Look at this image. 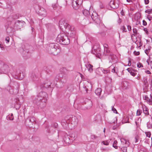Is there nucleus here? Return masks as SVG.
<instances>
[{"label":"nucleus","mask_w":152,"mask_h":152,"mask_svg":"<svg viewBox=\"0 0 152 152\" xmlns=\"http://www.w3.org/2000/svg\"><path fill=\"white\" fill-rule=\"evenodd\" d=\"M59 25L60 28L63 31L66 32L69 36L71 37H73L75 35V30L73 26H70L69 25L64 21H60Z\"/></svg>","instance_id":"f257e3e1"},{"label":"nucleus","mask_w":152,"mask_h":152,"mask_svg":"<svg viewBox=\"0 0 152 152\" xmlns=\"http://www.w3.org/2000/svg\"><path fill=\"white\" fill-rule=\"evenodd\" d=\"M56 41L62 45H68L70 43L69 39L64 34H59L56 38Z\"/></svg>","instance_id":"f03ea898"},{"label":"nucleus","mask_w":152,"mask_h":152,"mask_svg":"<svg viewBox=\"0 0 152 152\" xmlns=\"http://www.w3.org/2000/svg\"><path fill=\"white\" fill-rule=\"evenodd\" d=\"M48 98V95L47 93L44 92L39 93L34 100V102L37 105L39 104V102L42 101L43 100V102H45Z\"/></svg>","instance_id":"7ed1b4c3"},{"label":"nucleus","mask_w":152,"mask_h":152,"mask_svg":"<svg viewBox=\"0 0 152 152\" xmlns=\"http://www.w3.org/2000/svg\"><path fill=\"white\" fill-rule=\"evenodd\" d=\"M9 71V66L4 62L0 60V74H7Z\"/></svg>","instance_id":"20e7f679"},{"label":"nucleus","mask_w":152,"mask_h":152,"mask_svg":"<svg viewBox=\"0 0 152 152\" xmlns=\"http://www.w3.org/2000/svg\"><path fill=\"white\" fill-rule=\"evenodd\" d=\"M50 46L51 48L50 49V51L51 53L56 55L60 52V49L58 44H51Z\"/></svg>","instance_id":"39448f33"},{"label":"nucleus","mask_w":152,"mask_h":152,"mask_svg":"<svg viewBox=\"0 0 152 152\" xmlns=\"http://www.w3.org/2000/svg\"><path fill=\"white\" fill-rule=\"evenodd\" d=\"M91 18L97 24H99L101 22L100 19L98 17L97 14L95 12L92 13Z\"/></svg>","instance_id":"423d86ee"},{"label":"nucleus","mask_w":152,"mask_h":152,"mask_svg":"<svg viewBox=\"0 0 152 152\" xmlns=\"http://www.w3.org/2000/svg\"><path fill=\"white\" fill-rule=\"evenodd\" d=\"M26 122L29 126H32L33 124H37V121L35 118L33 117H30L26 120Z\"/></svg>","instance_id":"0eeeda50"},{"label":"nucleus","mask_w":152,"mask_h":152,"mask_svg":"<svg viewBox=\"0 0 152 152\" xmlns=\"http://www.w3.org/2000/svg\"><path fill=\"white\" fill-rule=\"evenodd\" d=\"M85 88L86 92L89 91H91L92 89V86L91 83L88 82L87 81L85 83Z\"/></svg>","instance_id":"6e6552de"},{"label":"nucleus","mask_w":152,"mask_h":152,"mask_svg":"<svg viewBox=\"0 0 152 152\" xmlns=\"http://www.w3.org/2000/svg\"><path fill=\"white\" fill-rule=\"evenodd\" d=\"M109 58L110 60V62L111 63H115L117 61L116 56L115 55L112 54L110 55Z\"/></svg>","instance_id":"1a4fd4ad"},{"label":"nucleus","mask_w":152,"mask_h":152,"mask_svg":"<svg viewBox=\"0 0 152 152\" xmlns=\"http://www.w3.org/2000/svg\"><path fill=\"white\" fill-rule=\"evenodd\" d=\"M38 13L41 15H45L46 14L45 10L43 7H40L37 11Z\"/></svg>","instance_id":"9d476101"},{"label":"nucleus","mask_w":152,"mask_h":152,"mask_svg":"<svg viewBox=\"0 0 152 152\" xmlns=\"http://www.w3.org/2000/svg\"><path fill=\"white\" fill-rule=\"evenodd\" d=\"M78 122V120L77 118L74 117L72 118L71 124L74 127L77 125Z\"/></svg>","instance_id":"9b49d317"},{"label":"nucleus","mask_w":152,"mask_h":152,"mask_svg":"<svg viewBox=\"0 0 152 152\" xmlns=\"http://www.w3.org/2000/svg\"><path fill=\"white\" fill-rule=\"evenodd\" d=\"M85 66L86 68L87 69L88 71L90 73H91L93 72V66L89 64H85Z\"/></svg>","instance_id":"f8f14e48"},{"label":"nucleus","mask_w":152,"mask_h":152,"mask_svg":"<svg viewBox=\"0 0 152 152\" xmlns=\"http://www.w3.org/2000/svg\"><path fill=\"white\" fill-rule=\"evenodd\" d=\"M81 4H80L79 3L73 1L72 6L73 8L75 10H77L79 9L80 6Z\"/></svg>","instance_id":"ddd939ff"},{"label":"nucleus","mask_w":152,"mask_h":152,"mask_svg":"<svg viewBox=\"0 0 152 152\" xmlns=\"http://www.w3.org/2000/svg\"><path fill=\"white\" fill-rule=\"evenodd\" d=\"M110 5L111 8L115 9L118 7V5L115 2L113 1H111L109 3Z\"/></svg>","instance_id":"4468645a"},{"label":"nucleus","mask_w":152,"mask_h":152,"mask_svg":"<svg viewBox=\"0 0 152 152\" xmlns=\"http://www.w3.org/2000/svg\"><path fill=\"white\" fill-rule=\"evenodd\" d=\"M31 77L32 80L34 81L37 80L38 79V77L34 73H32Z\"/></svg>","instance_id":"2eb2a0df"},{"label":"nucleus","mask_w":152,"mask_h":152,"mask_svg":"<svg viewBox=\"0 0 152 152\" xmlns=\"http://www.w3.org/2000/svg\"><path fill=\"white\" fill-rule=\"evenodd\" d=\"M67 78V76L65 74L62 78H60L59 80L61 82L65 83L66 82Z\"/></svg>","instance_id":"dca6fc26"},{"label":"nucleus","mask_w":152,"mask_h":152,"mask_svg":"<svg viewBox=\"0 0 152 152\" xmlns=\"http://www.w3.org/2000/svg\"><path fill=\"white\" fill-rule=\"evenodd\" d=\"M99 50V48H98L97 49H96L95 46L94 45L93 48V49L92 50V53L96 55L98 53Z\"/></svg>","instance_id":"f3484780"},{"label":"nucleus","mask_w":152,"mask_h":152,"mask_svg":"<svg viewBox=\"0 0 152 152\" xmlns=\"http://www.w3.org/2000/svg\"><path fill=\"white\" fill-rule=\"evenodd\" d=\"M144 99L146 100L149 104H152V100L149 99L147 96H145V97Z\"/></svg>","instance_id":"a211bd4d"},{"label":"nucleus","mask_w":152,"mask_h":152,"mask_svg":"<svg viewBox=\"0 0 152 152\" xmlns=\"http://www.w3.org/2000/svg\"><path fill=\"white\" fill-rule=\"evenodd\" d=\"M121 141L123 144H124V143L127 146H129V142L124 138L121 139Z\"/></svg>","instance_id":"6ab92c4d"},{"label":"nucleus","mask_w":152,"mask_h":152,"mask_svg":"<svg viewBox=\"0 0 152 152\" xmlns=\"http://www.w3.org/2000/svg\"><path fill=\"white\" fill-rule=\"evenodd\" d=\"M56 0V3H53L52 4V7L54 10H56L57 9L58 5L57 3V0Z\"/></svg>","instance_id":"aec40b11"},{"label":"nucleus","mask_w":152,"mask_h":152,"mask_svg":"<svg viewBox=\"0 0 152 152\" xmlns=\"http://www.w3.org/2000/svg\"><path fill=\"white\" fill-rule=\"evenodd\" d=\"M102 92V89L100 88H97L95 91V94L98 96H100Z\"/></svg>","instance_id":"412c9836"},{"label":"nucleus","mask_w":152,"mask_h":152,"mask_svg":"<svg viewBox=\"0 0 152 152\" xmlns=\"http://www.w3.org/2000/svg\"><path fill=\"white\" fill-rule=\"evenodd\" d=\"M64 140L66 143L69 144L71 142L69 137H65L64 138Z\"/></svg>","instance_id":"4be33fe9"},{"label":"nucleus","mask_w":152,"mask_h":152,"mask_svg":"<svg viewBox=\"0 0 152 152\" xmlns=\"http://www.w3.org/2000/svg\"><path fill=\"white\" fill-rule=\"evenodd\" d=\"M83 13L85 16H87L90 15L89 11L87 10H84L83 11Z\"/></svg>","instance_id":"5701e85b"},{"label":"nucleus","mask_w":152,"mask_h":152,"mask_svg":"<svg viewBox=\"0 0 152 152\" xmlns=\"http://www.w3.org/2000/svg\"><path fill=\"white\" fill-rule=\"evenodd\" d=\"M144 113L146 115H149L148 109L146 107H145L143 108Z\"/></svg>","instance_id":"b1692460"},{"label":"nucleus","mask_w":152,"mask_h":152,"mask_svg":"<svg viewBox=\"0 0 152 152\" xmlns=\"http://www.w3.org/2000/svg\"><path fill=\"white\" fill-rule=\"evenodd\" d=\"M87 105H88L87 106V108L90 109L91 107L92 106V103L91 101H89L87 102Z\"/></svg>","instance_id":"393cba45"},{"label":"nucleus","mask_w":152,"mask_h":152,"mask_svg":"<svg viewBox=\"0 0 152 152\" xmlns=\"http://www.w3.org/2000/svg\"><path fill=\"white\" fill-rule=\"evenodd\" d=\"M111 53H110V51L108 50V49L107 50V49H105L104 52V54L105 55H108L111 54Z\"/></svg>","instance_id":"a878e982"},{"label":"nucleus","mask_w":152,"mask_h":152,"mask_svg":"<svg viewBox=\"0 0 152 152\" xmlns=\"http://www.w3.org/2000/svg\"><path fill=\"white\" fill-rule=\"evenodd\" d=\"M45 83V84H46L47 85V87L50 86L51 84V83H50V80H46Z\"/></svg>","instance_id":"bb28decb"},{"label":"nucleus","mask_w":152,"mask_h":152,"mask_svg":"<svg viewBox=\"0 0 152 152\" xmlns=\"http://www.w3.org/2000/svg\"><path fill=\"white\" fill-rule=\"evenodd\" d=\"M133 34L132 35H134V36L137 35V30L136 28H134L133 29Z\"/></svg>","instance_id":"cd10ccee"},{"label":"nucleus","mask_w":152,"mask_h":152,"mask_svg":"<svg viewBox=\"0 0 152 152\" xmlns=\"http://www.w3.org/2000/svg\"><path fill=\"white\" fill-rule=\"evenodd\" d=\"M16 76L17 77V78H18L19 79H22L23 77H21V73L20 72H19V74L17 73Z\"/></svg>","instance_id":"c85d7f7f"},{"label":"nucleus","mask_w":152,"mask_h":152,"mask_svg":"<svg viewBox=\"0 0 152 152\" xmlns=\"http://www.w3.org/2000/svg\"><path fill=\"white\" fill-rule=\"evenodd\" d=\"M117 144V142L116 140H115L114 141L113 144V146L115 149L117 148L118 147L116 145Z\"/></svg>","instance_id":"c756f323"},{"label":"nucleus","mask_w":152,"mask_h":152,"mask_svg":"<svg viewBox=\"0 0 152 152\" xmlns=\"http://www.w3.org/2000/svg\"><path fill=\"white\" fill-rule=\"evenodd\" d=\"M145 12L148 14L152 13V9H148L146 10Z\"/></svg>","instance_id":"7c9ffc66"},{"label":"nucleus","mask_w":152,"mask_h":152,"mask_svg":"<svg viewBox=\"0 0 152 152\" xmlns=\"http://www.w3.org/2000/svg\"><path fill=\"white\" fill-rule=\"evenodd\" d=\"M8 118L10 120H13L14 119V117L13 116V114H11L10 115H9L8 116Z\"/></svg>","instance_id":"2f4dec72"},{"label":"nucleus","mask_w":152,"mask_h":152,"mask_svg":"<svg viewBox=\"0 0 152 152\" xmlns=\"http://www.w3.org/2000/svg\"><path fill=\"white\" fill-rule=\"evenodd\" d=\"M121 150L123 152H127V148L126 147H124L121 148Z\"/></svg>","instance_id":"473e14b6"},{"label":"nucleus","mask_w":152,"mask_h":152,"mask_svg":"<svg viewBox=\"0 0 152 152\" xmlns=\"http://www.w3.org/2000/svg\"><path fill=\"white\" fill-rule=\"evenodd\" d=\"M65 74L64 73H60L58 74V77L60 78H62L64 75Z\"/></svg>","instance_id":"72a5a7b5"},{"label":"nucleus","mask_w":152,"mask_h":152,"mask_svg":"<svg viewBox=\"0 0 152 152\" xmlns=\"http://www.w3.org/2000/svg\"><path fill=\"white\" fill-rule=\"evenodd\" d=\"M128 70V69H127ZM128 72L131 74L133 76H135L136 75V73L131 71L130 70H128Z\"/></svg>","instance_id":"f704fd0d"},{"label":"nucleus","mask_w":152,"mask_h":152,"mask_svg":"<svg viewBox=\"0 0 152 152\" xmlns=\"http://www.w3.org/2000/svg\"><path fill=\"white\" fill-rule=\"evenodd\" d=\"M102 143L105 145H109V142L107 141H104Z\"/></svg>","instance_id":"c9c22d12"},{"label":"nucleus","mask_w":152,"mask_h":152,"mask_svg":"<svg viewBox=\"0 0 152 152\" xmlns=\"http://www.w3.org/2000/svg\"><path fill=\"white\" fill-rule=\"evenodd\" d=\"M73 0V1L77 2H77L79 3L80 4H81L82 2V1H83V0Z\"/></svg>","instance_id":"e433bc0d"},{"label":"nucleus","mask_w":152,"mask_h":152,"mask_svg":"<svg viewBox=\"0 0 152 152\" xmlns=\"http://www.w3.org/2000/svg\"><path fill=\"white\" fill-rule=\"evenodd\" d=\"M142 113V111L140 110H138L137 112V115H139L141 114Z\"/></svg>","instance_id":"4c0bfd02"},{"label":"nucleus","mask_w":152,"mask_h":152,"mask_svg":"<svg viewBox=\"0 0 152 152\" xmlns=\"http://www.w3.org/2000/svg\"><path fill=\"white\" fill-rule=\"evenodd\" d=\"M102 72L104 74H107L110 73V71L108 70H103Z\"/></svg>","instance_id":"58836bf2"},{"label":"nucleus","mask_w":152,"mask_h":152,"mask_svg":"<svg viewBox=\"0 0 152 152\" xmlns=\"http://www.w3.org/2000/svg\"><path fill=\"white\" fill-rule=\"evenodd\" d=\"M145 134L146 136L148 137H150L151 135V133L150 132H146Z\"/></svg>","instance_id":"ea45409f"},{"label":"nucleus","mask_w":152,"mask_h":152,"mask_svg":"<svg viewBox=\"0 0 152 152\" xmlns=\"http://www.w3.org/2000/svg\"><path fill=\"white\" fill-rule=\"evenodd\" d=\"M137 66L139 68L142 67H143L142 64L141 63H138L137 64Z\"/></svg>","instance_id":"a19ab883"},{"label":"nucleus","mask_w":152,"mask_h":152,"mask_svg":"<svg viewBox=\"0 0 152 152\" xmlns=\"http://www.w3.org/2000/svg\"><path fill=\"white\" fill-rule=\"evenodd\" d=\"M139 136L138 135L136 136L135 137V143H136V142H137L138 140H139Z\"/></svg>","instance_id":"79ce46f5"},{"label":"nucleus","mask_w":152,"mask_h":152,"mask_svg":"<svg viewBox=\"0 0 152 152\" xmlns=\"http://www.w3.org/2000/svg\"><path fill=\"white\" fill-rule=\"evenodd\" d=\"M147 126L148 128H150L152 127V123L150 124V122L147 123Z\"/></svg>","instance_id":"37998d69"},{"label":"nucleus","mask_w":152,"mask_h":152,"mask_svg":"<svg viewBox=\"0 0 152 152\" xmlns=\"http://www.w3.org/2000/svg\"><path fill=\"white\" fill-rule=\"evenodd\" d=\"M134 55H135V56H137L139 55L140 54V53L139 51L137 52L136 51H134Z\"/></svg>","instance_id":"c03bdc74"},{"label":"nucleus","mask_w":152,"mask_h":152,"mask_svg":"<svg viewBox=\"0 0 152 152\" xmlns=\"http://www.w3.org/2000/svg\"><path fill=\"white\" fill-rule=\"evenodd\" d=\"M112 110L113 111V112L114 113H117V110H116V109L115 108H114V107H112Z\"/></svg>","instance_id":"a18cd8bd"},{"label":"nucleus","mask_w":152,"mask_h":152,"mask_svg":"<svg viewBox=\"0 0 152 152\" xmlns=\"http://www.w3.org/2000/svg\"><path fill=\"white\" fill-rule=\"evenodd\" d=\"M150 51V49H146L145 50V53L147 55H148V53Z\"/></svg>","instance_id":"49530a36"},{"label":"nucleus","mask_w":152,"mask_h":152,"mask_svg":"<svg viewBox=\"0 0 152 152\" xmlns=\"http://www.w3.org/2000/svg\"><path fill=\"white\" fill-rule=\"evenodd\" d=\"M112 72L116 73V74H117L118 72V71H116L115 69V67H114V68L112 69Z\"/></svg>","instance_id":"de8ad7c7"},{"label":"nucleus","mask_w":152,"mask_h":152,"mask_svg":"<svg viewBox=\"0 0 152 152\" xmlns=\"http://www.w3.org/2000/svg\"><path fill=\"white\" fill-rule=\"evenodd\" d=\"M5 41H7V43H8L10 41V37H6L5 38Z\"/></svg>","instance_id":"09e8293b"},{"label":"nucleus","mask_w":152,"mask_h":152,"mask_svg":"<svg viewBox=\"0 0 152 152\" xmlns=\"http://www.w3.org/2000/svg\"><path fill=\"white\" fill-rule=\"evenodd\" d=\"M91 138H92V139H95L97 138V137L96 136H95V135H91Z\"/></svg>","instance_id":"8fccbe9b"},{"label":"nucleus","mask_w":152,"mask_h":152,"mask_svg":"<svg viewBox=\"0 0 152 152\" xmlns=\"http://www.w3.org/2000/svg\"><path fill=\"white\" fill-rule=\"evenodd\" d=\"M11 28L10 27L7 28V31L8 33H10L11 32V31H9L10 29H11Z\"/></svg>","instance_id":"3c124183"},{"label":"nucleus","mask_w":152,"mask_h":152,"mask_svg":"<svg viewBox=\"0 0 152 152\" xmlns=\"http://www.w3.org/2000/svg\"><path fill=\"white\" fill-rule=\"evenodd\" d=\"M104 49H107V50L108 49L107 48L108 45L106 44H104Z\"/></svg>","instance_id":"603ef678"},{"label":"nucleus","mask_w":152,"mask_h":152,"mask_svg":"<svg viewBox=\"0 0 152 152\" xmlns=\"http://www.w3.org/2000/svg\"><path fill=\"white\" fill-rule=\"evenodd\" d=\"M122 29L123 30V32H126V28L124 26H123L122 27Z\"/></svg>","instance_id":"864d4df0"},{"label":"nucleus","mask_w":152,"mask_h":152,"mask_svg":"<svg viewBox=\"0 0 152 152\" xmlns=\"http://www.w3.org/2000/svg\"><path fill=\"white\" fill-rule=\"evenodd\" d=\"M145 3V4H147L149 3V0H144Z\"/></svg>","instance_id":"5fc2aeb1"},{"label":"nucleus","mask_w":152,"mask_h":152,"mask_svg":"<svg viewBox=\"0 0 152 152\" xmlns=\"http://www.w3.org/2000/svg\"><path fill=\"white\" fill-rule=\"evenodd\" d=\"M143 24L144 26H146L147 25L146 22L144 20H143Z\"/></svg>","instance_id":"6e6d98bb"},{"label":"nucleus","mask_w":152,"mask_h":152,"mask_svg":"<svg viewBox=\"0 0 152 152\" xmlns=\"http://www.w3.org/2000/svg\"><path fill=\"white\" fill-rule=\"evenodd\" d=\"M127 28L129 31H130L131 30V27L130 26H127Z\"/></svg>","instance_id":"4d7b16f0"},{"label":"nucleus","mask_w":152,"mask_h":152,"mask_svg":"<svg viewBox=\"0 0 152 152\" xmlns=\"http://www.w3.org/2000/svg\"><path fill=\"white\" fill-rule=\"evenodd\" d=\"M146 72L147 74H151V72H150V71L149 70H147L146 71Z\"/></svg>","instance_id":"13d9d810"},{"label":"nucleus","mask_w":152,"mask_h":152,"mask_svg":"<svg viewBox=\"0 0 152 152\" xmlns=\"http://www.w3.org/2000/svg\"><path fill=\"white\" fill-rule=\"evenodd\" d=\"M152 18L149 15L148 16V18L149 19V20H150L151 19V18Z\"/></svg>","instance_id":"bf43d9fd"},{"label":"nucleus","mask_w":152,"mask_h":152,"mask_svg":"<svg viewBox=\"0 0 152 152\" xmlns=\"http://www.w3.org/2000/svg\"><path fill=\"white\" fill-rule=\"evenodd\" d=\"M144 30L145 32H146L147 33L148 31L147 30V29L146 28H144Z\"/></svg>","instance_id":"052dcab7"},{"label":"nucleus","mask_w":152,"mask_h":152,"mask_svg":"<svg viewBox=\"0 0 152 152\" xmlns=\"http://www.w3.org/2000/svg\"><path fill=\"white\" fill-rule=\"evenodd\" d=\"M34 152H40V151L39 150H36Z\"/></svg>","instance_id":"680f3d73"},{"label":"nucleus","mask_w":152,"mask_h":152,"mask_svg":"<svg viewBox=\"0 0 152 152\" xmlns=\"http://www.w3.org/2000/svg\"><path fill=\"white\" fill-rule=\"evenodd\" d=\"M131 63L130 62V63H129L128 64V65L129 66H130L131 65Z\"/></svg>","instance_id":"e2e57ef3"},{"label":"nucleus","mask_w":152,"mask_h":152,"mask_svg":"<svg viewBox=\"0 0 152 152\" xmlns=\"http://www.w3.org/2000/svg\"><path fill=\"white\" fill-rule=\"evenodd\" d=\"M150 97L151 99H152V94H150Z\"/></svg>","instance_id":"0e129e2a"},{"label":"nucleus","mask_w":152,"mask_h":152,"mask_svg":"<svg viewBox=\"0 0 152 152\" xmlns=\"http://www.w3.org/2000/svg\"><path fill=\"white\" fill-rule=\"evenodd\" d=\"M123 11L122 10V11L121 12V14H122V15H123V14H122V13H123Z\"/></svg>","instance_id":"69168bd1"},{"label":"nucleus","mask_w":152,"mask_h":152,"mask_svg":"<svg viewBox=\"0 0 152 152\" xmlns=\"http://www.w3.org/2000/svg\"><path fill=\"white\" fill-rule=\"evenodd\" d=\"M123 11L122 10V11L121 12V14H122V15H123V14H122V13H123Z\"/></svg>","instance_id":"338daca9"},{"label":"nucleus","mask_w":152,"mask_h":152,"mask_svg":"<svg viewBox=\"0 0 152 152\" xmlns=\"http://www.w3.org/2000/svg\"><path fill=\"white\" fill-rule=\"evenodd\" d=\"M128 2H129L130 0H126Z\"/></svg>","instance_id":"774afa93"}]
</instances>
